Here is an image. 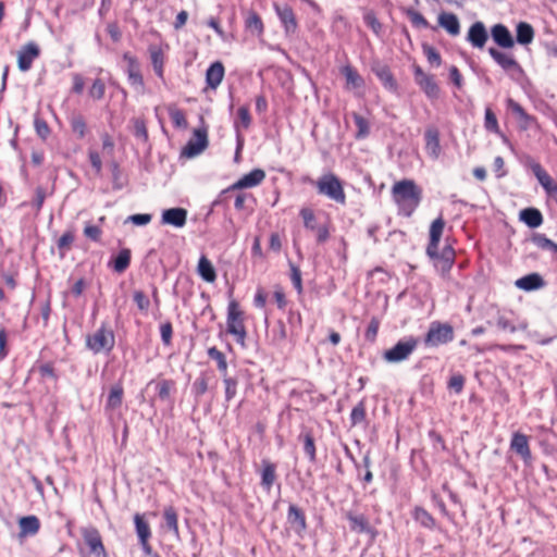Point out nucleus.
I'll use <instances>...</instances> for the list:
<instances>
[{"mask_svg":"<svg viewBox=\"0 0 557 557\" xmlns=\"http://www.w3.org/2000/svg\"><path fill=\"white\" fill-rule=\"evenodd\" d=\"M341 73L344 75L346 79V89L358 90L364 88L366 83L363 77L351 65L347 64L343 66Z\"/></svg>","mask_w":557,"mask_h":557,"instance_id":"nucleus-24","label":"nucleus"},{"mask_svg":"<svg viewBox=\"0 0 557 557\" xmlns=\"http://www.w3.org/2000/svg\"><path fill=\"white\" fill-rule=\"evenodd\" d=\"M534 39V28L527 22H519L516 27V40L518 44L528 46Z\"/></svg>","mask_w":557,"mask_h":557,"instance_id":"nucleus-34","label":"nucleus"},{"mask_svg":"<svg viewBox=\"0 0 557 557\" xmlns=\"http://www.w3.org/2000/svg\"><path fill=\"white\" fill-rule=\"evenodd\" d=\"M69 123L77 138L83 139L86 136L87 123L81 113H72L69 117Z\"/></svg>","mask_w":557,"mask_h":557,"instance_id":"nucleus-38","label":"nucleus"},{"mask_svg":"<svg viewBox=\"0 0 557 557\" xmlns=\"http://www.w3.org/2000/svg\"><path fill=\"white\" fill-rule=\"evenodd\" d=\"M169 115L173 125L177 128H185L187 126V120L182 110L176 108L169 109Z\"/></svg>","mask_w":557,"mask_h":557,"instance_id":"nucleus-59","label":"nucleus"},{"mask_svg":"<svg viewBox=\"0 0 557 557\" xmlns=\"http://www.w3.org/2000/svg\"><path fill=\"white\" fill-rule=\"evenodd\" d=\"M289 267H290L292 283H293L294 287L296 288V290L298 292V294H301L302 293L301 271L297 265H295L292 262L289 263Z\"/></svg>","mask_w":557,"mask_h":557,"instance_id":"nucleus-62","label":"nucleus"},{"mask_svg":"<svg viewBox=\"0 0 557 557\" xmlns=\"http://www.w3.org/2000/svg\"><path fill=\"white\" fill-rule=\"evenodd\" d=\"M225 400L231 401L237 394L238 380L236 377L224 375Z\"/></svg>","mask_w":557,"mask_h":557,"instance_id":"nucleus-55","label":"nucleus"},{"mask_svg":"<svg viewBox=\"0 0 557 557\" xmlns=\"http://www.w3.org/2000/svg\"><path fill=\"white\" fill-rule=\"evenodd\" d=\"M187 222V210L184 208H170L162 211L161 224L171 225L176 228L185 226Z\"/></svg>","mask_w":557,"mask_h":557,"instance_id":"nucleus-13","label":"nucleus"},{"mask_svg":"<svg viewBox=\"0 0 557 557\" xmlns=\"http://www.w3.org/2000/svg\"><path fill=\"white\" fill-rule=\"evenodd\" d=\"M490 55L512 81L519 83L524 78V71L512 52L490 49Z\"/></svg>","mask_w":557,"mask_h":557,"instance_id":"nucleus-5","label":"nucleus"},{"mask_svg":"<svg viewBox=\"0 0 557 557\" xmlns=\"http://www.w3.org/2000/svg\"><path fill=\"white\" fill-rule=\"evenodd\" d=\"M208 356L216 362L218 370L222 374V377H224V375H228L226 357L221 350L216 347H210L208 349Z\"/></svg>","mask_w":557,"mask_h":557,"instance_id":"nucleus-45","label":"nucleus"},{"mask_svg":"<svg viewBox=\"0 0 557 557\" xmlns=\"http://www.w3.org/2000/svg\"><path fill=\"white\" fill-rule=\"evenodd\" d=\"M197 271L201 278L208 283H213L216 280L214 267L206 256L200 257Z\"/></svg>","mask_w":557,"mask_h":557,"instance_id":"nucleus-35","label":"nucleus"},{"mask_svg":"<svg viewBox=\"0 0 557 557\" xmlns=\"http://www.w3.org/2000/svg\"><path fill=\"white\" fill-rule=\"evenodd\" d=\"M392 197L399 214L411 216L421 202L422 189L412 180H403L393 185Z\"/></svg>","mask_w":557,"mask_h":557,"instance_id":"nucleus-1","label":"nucleus"},{"mask_svg":"<svg viewBox=\"0 0 557 557\" xmlns=\"http://www.w3.org/2000/svg\"><path fill=\"white\" fill-rule=\"evenodd\" d=\"M133 299L137 306V308L144 312V313H147L148 310H149V307H150V300L149 298L145 295V293L143 290H135L134 294H133Z\"/></svg>","mask_w":557,"mask_h":557,"instance_id":"nucleus-60","label":"nucleus"},{"mask_svg":"<svg viewBox=\"0 0 557 557\" xmlns=\"http://www.w3.org/2000/svg\"><path fill=\"white\" fill-rule=\"evenodd\" d=\"M115 344V336L111 329L102 324L94 334L86 337V347L94 354L110 352Z\"/></svg>","mask_w":557,"mask_h":557,"instance_id":"nucleus-6","label":"nucleus"},{"mask_svg":"<svg viewBox=\"0 0 557 557\" xmlns=\"http://www.w3.org/2000/svg\"><path fill=\"white\" fill-rule=\"evenodd\" d=\"M123 60L126 62L125 73L129 85L139 94H144L145 83L140 71V64L136 57L129 52L123 54Z\"/></svg>","mask_w":557,"mask_h":557,"instance_id":"nucleus-8","label":"nucleus"},{"mask_svg":"<svg viewBox=\"0 0 557 557\" xmlns=\"http://www.w3.org/2000/svg\"><path fill=\"white\" fill-rule=\"evenodd\" d=\"M430 258L434 260L435 267L440 268L442 272H447L454 263L455 251L451 246L446 245L441 252L437 250V256Z\"/></svg>","mask_w":557,"mask_h":557,"instance_id":"nucleus-28","label":"nucleus"},{"mask_svg":"<svg viewBox=\"0 0 557 557\" xmlns=\"http://www.w3.org/2000/svg\"><path fill=\"white\" fill-rule=\"evenodd\" d=\"M246 28L253 35L261 36L264 26L260 15L256 12H250L245 22Z\"/></svg>","mask_w":557,"mask_h":557,"instance_id":"nucleus-43","label":"nucleus"},{"mask_svg":"<svg viewBox=\"0 0 557 557\" xmlns=\"http://www.w3.org/2000/svg\"><path fill=\"white\" fill-rule=\"evenodd\" d=\"M236 122L238 123V128H240V126H242L243 128L247 129L250 126L251 116H250L248 107L243 106V107L238 108L237 119L234 121V124ZM238 132H240V129H238Z\"/></svg>","mask_w":557,"mask_h":557,"instance_id":"nucleus-58","label":"nucleus"},{"mask_svg":"<svg viewBox=\"0 0 557 557\" xmlns=\"http://www.w3.org/2000/svg\"><path fill=\"white\" fill-rule=\"evenodd\" d=\"M445 227V221L442 216L435 219L430 226V242L426 247L429 257L437 256V247Z\"/></svg>","mask_w":557,"mask_h":557,"instance_id":"nucleus-15","label":"nucleus"},{"mask_svg":"<svg viewBox=\"0 0 557 557\" xmlns=\"http://www.w3.org/2000/svg\"><path fill=\"white\" fill-rule=\"evenodd\" d=\"M419 345V338L406 336L399 339L392 348L383 352V359L388 363H399L409 359Z\"/></svg>","mask_w":557,"mask_h":557,"instance_id":"nucleus-4","label":"nucleus"},{"mask_svg":"<svg viewBox=\"0 0 557 557\" xmlns=\"http://www.w3.org/2000/svg\"><path fill=\"white\" fill-rule=\"evenodd\" d=\"M416 83L424 91L428 98L435 99L438 97L440 89L432 75L428 74L426 76L420 78Z\"/></svg>","mask_w":557,"mask_h":557,"instance_id":"nucleus-39","label":"nucleus"},{"mask_svg":"<svg viewBox=\"0 0 557 557\" xmlns=\"http://www.w3.org/2000/svg\"><path fill=\"white\" fill-rule=\"evenodd\" d=\"M208 146V134L206 129H195L194 136L184 147L182 154L187 158H194L200 154Z\"/></svg>","mask_w":557,"mask_h":557,"instance_id":"nucleus-10","label":"nucleus"},{"mask_svg":"<svg viewBox=\"0 0 557 557\" xmlns=\"http://www.w3.org/2000/svg\"><path fill=\"white\" fill-rule=\"evenodd\" d=\"M299 214L302 218L305 228L311 232L315 231L319 224L313 210L310 208H301Z\"/></svg>","mask_w":557,"mask_h":557,"instance_id":"nucleus-52","label":"nucleus"},{"mask_svg":"<svg viewBox=\"0 0 557 557\" xmlns=\"http://www.w3.org/2000/svg\"><path fill=\"white\" fill-rule=\"evenodd\" d=\"M516 287L524 292H533L545 286V281L539 273H530L518 278L515 283Z\"/></svg>","mask_w":557,"mask_h":557,"instance_id":"nucleus-25","label":"nucleus"},{"mask_svg":"<svg viewBox=\"0 0 557 557\" xmlns=\"http://www.w3.org/2000/svg\"><path fill=\"white\" fill-rule=\"evenodd\" d=\"M209 375L206 372L200 373V375L194 381L191 385V392L196 398L201 397L203 394L208 392L209 384Z\"/></svg>","mask_w":557,"mask_h":557,"instance_id":"nucleus-48","label":"nucleus"},{"mask_svg":"<svg viewBox=\"0 0 557 557\" xmlns=\"http://www.w3.org/2000/svg\"><path fill=\"white\" fill-rule=\"evenodd\" d=\"M34 127L37 136L42 140H46L51 133L48 123L38 115H36L34 119Z\"/></svg>","mask_w":557,"mask_h":557,"instance_id":"nucleus-56","label":"nucleus"},{"mask_svg":"<svg viewBox=\"0 0 557 557\" xmlns=\"http://www.w3.org/2000/svg\"><path fill=\"white\" fill-rule=\"evenodd\" d=\"M345 517L349 522L350 531L359 534H370L372 539L376 535V531L371 527L369 519L363 513L347 511Z\"/></svg>","mask_w":557,"mask_h":557,"instance_id":"nucleus-11","label":"nucleus"},{"mask_svg":"<svg viewBox=\"0 0 557 557\" xmlns=\"http://www.w3.org/2000/svg\"><path fill=\"white\" fill-rule=\"evenodd\" d=\"M438 24L449 35L457 36L460 33V24L458 17L453 13L443 12L438 15Z\"/></svg>","mask_w":557,"mask_h":557,"instance_id":"nucleus-30","label":"nucleus"},{"mask_svg":"<svg viewBox=\"0 0 557 557\" xmlns=\"http://www.w3.org/2000/svg\"><path fill=\"white\" fill-rule=\"evenodd\" d=\"M82 536L85 544L88 546L90 554L97 557H107L101 535L95 527L83 528Z\"/></svg>","mask_w":557,"mask_h":557,"instance_id":"nucleus-9","label":"nucleus"},{"mask_svg":"<svg viewBox=\"0 0 557 557\" xmlns=\"http://www.w3.org/2000/svg\"><path fill=\"white\" fill-rule=\"evenodd\" d=\"M134 523L138 540H149L151 536L150 527L140 513L134 516Z\"/></svg>","mask_w":557,"mask_h":557,"instance_id":"nucleus-47","label":"nucleus"},{"mask_svg":"<svg viewBox=\"0 0 557 557\" xmlns=\"http://www.w3.org/2000/svg\"><path fill=\"white\" fill-rule=\"evenodd\" d=\"M467 40L474 48L482 49L487 41V30L482 22H475L468 30Z\"/></svg>","mask_w":557,"mask_h":557,"instance_id":"nucleus-23","label":"nucleus"},{"mask_svg":"<svg viewBox=\"0 0 557 557\" xmlns=\"http://www.w3.org/2000/svg\"><path fill=\"white\" fill-rule=\"evenodd\" d=\"M531 170L545 193L557 201V184L554 183L548 173L537 162L531 164Z\"/></svg>","mask_w":557,"mask_h":557,"instance_id":"nucleus-12","label":"nucleus"},{"mask_svg":"<svg viewBox=\"0 0 557 557\" xmlns=\"http://www.w3.org/2000/svg\"><path fill=\"white\" fill-rule=\"evenodd\" d=\"M422 50H423V53L430 64L435 65V66L441 65V62H442L441 54L434 47H432L429 44H423Z\"/></svg>","mask_w":557,"mask_h":557,"instance_id":"nucleus-57","label":"nucleus"},{"mask_svg":"<svg viewBox=\"0 0 557 557\" xmlns=\"http://www.w3.org/2000/svg\"><path fill=\"white\" fill-rule=\"evenodd\" d=\"M496 325L500 331L509 332V333H513L517 330H525L527 329V323L520 322V323L516 324L515 319L512 317H506V315H500L497 319Z\"/></svg>","mask_w":557,"mask_h":557,"instance_id":"nucleus-42","label":"nucleus"},{"mask_svg":"<svg viewBox=\"0 0 557 557\" xmlns=\"http://www.w3.org/2000/svg\"><path fill=\"white\" fill-rule=\"evenodd\" d=\"M424 140H425V151L428 156L432 159H437L441 154V145H440V132L435 126L426 127L424 132Z\"/></svg>","mask_w":557,"mask_h":557,"instance_id":"nucleus-19","label":"nucleus"},{"mask_svg":"<svg viewBox=\"0 0 557 557\" xmlns=\"http://www.w3.org/2000/svg\"><path fill=\"white\" fill-rule=\"evenodd\" d=\"M148 50H149L151 64H152L156 75L160 78H163L164 53H163L162 48L157 45H150Z\"/></svg>","mask_w":557,"mask_h":557,"instance_id":"nucleus-31","label":"nucleus"},{"mask_svg":"<svg viewBox=\"0 0 557 557\" xmlns=\"http://www.w3.org/2000/svg\"><path fill=\"white\" fill-rule=\"evenodd\" d=\"M276 467L269 460H262L261 486L270 492L276 480Z\"/></svg>","mask_w":557,"mask_h":557,"instance_id":"nucleus-29","label":"nucleus"},{"mask_svg":"<svg viewBox=\"0 0 557 557\" xmlns=\"http://www.w3.org/2000/svg\"><path fill=\"white\" fill-rule=\"evenodd\" d=\"M299 440L304 443V451L311 462L317 460V450L313 435L310 431H302L299 435Z\"/></svg>","mask_w":557,"mask_h":557,"instance_id":"nucleus-40","label":"nucleus"},{"mask_svg":"<svg viewBox=\"0 0 557 557\" xmlns=\"http://www.w3.org/2000/svg\"><path fill=\"white\" fill-rule=\"evenodd\" d=\"M511 449L517 453L523 460L531 459V450L529 447V438L522 433H513L510 442Z\"/></svg>","mask_w":557,"mask_h":557,"instance_id":"nucleus-26","label":"nucleus"},{"mask_svg":"<svg viewBox=\"0 0 557 557\" xmlns=\"http://www.w3.org/2000/svg\"><path fill=\"white\" fill-rule=\"evenodd\" d=\"M491 36L494 42L505 49L509 50L515 47V39L509 29L503 24H496L491 28Z\"/></svg>","mask_w":557,"mask_h":557,"instance_id":"nucleus-16","label":"nucleus"},{"mask_svg":"<svg viewBox=\"0 0 557 557\" xmlns=\"http://www.w3.org/2000/svg\"><path fill=\"white\" fill-rule=\"evenodd\" d=\"M317 190L320 195L327 197L339 205L346 203V194L341 180L333 173L322 175L315 182Z\"/></svg>","mask_w":557,"mask_h":557,"instance_id":"nucleus-2","label":"nucleus"},{"mask_svg":"<svg viewBox=\"0 0 557 557\" xmlns=\"http://www.w3.org/2000/svg\"><path fill=\"white\" fill-rule=\"evenodd\" d=\"M465 377L461 374H454L450 376L447 387L449 391L460 394L463 389Z\"/></svg>","mask_w":557,"mask_h":557,"instance_id":"nucleus-63","label":"nucleus"},{"mask_svg":"<svg viewBox=\"0 0 557 557\" xmlns=\"http://www.w3.org/2000/svg\"><path fill=\"white\" fill-rule=\"evenodd\" d=\"M275 12L287 35L294 34L297 29V21L293 9L288 4H275Z\"/></svg>","mask_w":557,"mask_h":557,"instance_id":"nucleus-18","label":"nucleus"},{"mask_svg":"<svg viewBox=\"0 0 557 557\" xmlns=\"http://www.w3.org/2000/svg\"><path fill=\"white\" fill-rule=\"evenodd\" d=\"M507 108L513 114L522 129H529L535 124V119L529 115L524 109L515 100H507Z\"/></svg>","mask_w":557,"mask_h":557,"instance_id":"nucleus-21","label":"nucleus"},{"mask_svg":"<svg viewBox=\"0 0 557 557\" xmlns=\"http://www.w3.org/2000/svg\"><path fill=\"white\" fill-rule=\"evenodd\" d=\"M265 178V172L262 169H253L243 175L238 181L231 185V189H246L260 185Z\"/></svg>","mask_w":557,"mask_h":557,"instance_id":"nucleus-14","label":"nucleus"},{"mask_svg":"<svg viewBox=\"0 0 557 557\" xmlns=\"http://www.w3.org/2000/svg\"><path fill=\"white\" fill-rule=\"evenodd\" d=\"M367 412H366V405L361 400L359 401L351 410L350 413V422L351 425H358L366 421Z\"/></svg>","mask_w":557,"mask_h":557,"instance_id":"nucleus-53","label":"nucleus"},{"mask_svg":"<svg viewBox=\"0 0 557 557\" xmlns=\"http://www.w3.org/2000/svg\"><path fill=\"white\" fill-rule=\"evenodd\" d=\"M454 339V329L448 323L434 321L430 324L429 330L423 338L426 347H437L447 344Z\"/></svg>","mask_w":557,"mask_h":557,"instance_id":"nucleus-7","label":"nucleus"},{"mask_svg":"<svg viewBox=\"0 0 557 557\" xmlns=\"http://www.w3.org/2000/svg\"><path fill=\"white\" fill-rule=\"evenodd\" d=\"M106 92V85L102 79L97 78L94 81L90 89H89V96L95 100H100L103 98Z\"/></svg>","mask_w":557,"mask_h":557,"instance_id":"nucleus-61","label":"nucleus"},{"mask_svg":"<svg viewBox=\"0 0 557 557\" xmlns=\"http://www.w3.org/2000/svg\"><path fill=\"white\" fill-rule=\"evenodd\" d=\"M74 238L75 237L73 231H66L57 242L58 249L63 251L69 250L74 242Z\"/></svg>","mask_w":557,"mask_h":557,"instance_id":"nucleus-64","label":"nucleus"},{"mask_svg":"<svg viewBox=\"0 0 557 557\" xmlns=\"http://www.w3.org/2000/svg\"><path fill=\"white\" fill-rule=\"evenodd\" d=\"M225 75V69L221 61L210 64L206 71V84L208 88L215 90L222 83Z\"/></svg>","mask_w":557,"mask_h":557,"instance_id":"nucleus-22","label":"nucleus"},{"mask_svg":"<svg viewBox=\"0 0 557 557\" xmlns=\"http://www.w3.org/2000/svg\"><path fill=\"white\" fill-rule=\"evenodd\" d=\"M406 16L409 18L413 27L417 28H429L430 24L428 20L418 11L412 8L406 10Z\"/></svg>","mask_w":557,"mask_h":557,"instance_id":"nucleus-51","label":"nucleus"},{"mask_svg":"<svg viewBox=\"0 0 557 557\" xmlns=\"http://www.w3.org/2000/svg\"><path fill=\"white\" fill-rule=\"evenodd\" d=\"M20 536L35 535L40 529V521L36 516L22 517L18 521Z\"/></svg>","mask_w":557,"mask_h":557,"instance_id":"nucleus-33","label":"nucleus"},{"mask_svg":"<svg viewBox=\"0 0 557 557\" xmlns=\"http://www.w3.org/2000/svg\"><path fill=\"white\" fill-rule=\"evenodd\" d=\"M519 219L530 228H536L543 223V215L539 209L527 208L520 211Z\"/></svg>","mask_w":557,"mask_h":557,"instance_id":"nucleus-32","label":"nucleus"},{"mask_svg":"<svg viewBox=\"0 0 557 557\" xmlns=\"http://www.w3.org/2000/svg\"><path fill=\"white\" fill-rule=\"evenodd\" d=\"M39 47L35 42H28L22 47L18 52L17 64L22 72H26L32 67L34 60L39 55Z\"/></svg>","mask_w":557,"mask_h":557,"instance_id":"nucleus-17","label":"nucleus"},{"mask_svg":"<svg viewBox=\"0 0 557 557\" xmlns=\"http://www.w3.org/2000/svg\"><path fill=\"white\" fill-rule=\"evenodd\" d=\"M175 389V382L172 380H161L157 384L158 397L161 400H169L172 392Z\"/></svg>","mask_w":557,"mask_h":557,"instance_id":"nucleus-49","label":"nucleus"},{"mask_svg":"<svg viewBox=\"0 0 557 557\" xmlns=\"http://www.w3.org/2000/svg\"><path fill=\"white\" fill-rule=\"evenodd\" d=\"M287 337L286 326L282 320H278L272 326L269 339L273 346L280 347L283 345Z\"/></svg>","mask_w":557,"mask_h":557,"instance_id":"nucleus-37","label":"nucleus"},{"mask_svg":"<svg viewBox=\"0 0 557 557\" xmlns=\"http://www.w3.org/2000/svg\"><path fill=\"white\" fill-rule=\"evenodd\" d=\"M226 326L227 333L235 336L236 342L244 347L247 337L244 324V312L239 309L238 302L234 299L230 301L227 307Z\"/></svg>","mask_w":557,"mask_h":557,"instance_id":"nucleus-3","label":"nucleus"},{"mask_svg":"<svg viewBox=\"0 0 557 557\" xmlns=\"http://www.w3.org/2000/svg\"><path fill=\"white\" fill-rule=\"evenodd\" d=\"M129 263L131 250L127 248H123L113 259V270L117 273H123L129 267Z\"/></svg>","mask_w":557,"mask_h":557,"instance_id":"nucleus-44","label":"nucleus"},{"mask_svg":"<svg viewBox=\"0 0 557 557\" xmlns=\"http://www.w3.org/2000/svg\"><path fill=\"white\" fill-rule=\"evenodd\" d=\"M372 72L375 74V76L381 81L384 88L387 90L395 92L397 91L398 84L391 71V69L381 63H374L372 65Z\"/></svg>","mask_w":557,"mask_h":557,"instance_id":"nucleus-20","label":"nucleus"},{"mask_svg":"<svg viewBox=\"0 0 557 557\" xmlns=\"http://www.w3.org/2000/svg\"><path fill=\"white\" fill-rule=\"evenodd\" d=\"M164 527L171 531L176 539L180 537L178 516L174 507L169 506L163 510Z\"/></svg>","mask_w":557,"mask_h":557,"instance_id":"nucleus-36","label":"nucleus"},{"mask_svg":"<svg viewBox=\"0 0 557 557\" xmlns=\"http://www.w3.org/2000/svg\"><path fill=\"white\" fill-rule=\"evenodd\" d=\"M413 519L426 529L435 528L434 518L422 507H416L413 510Z\"/></svg>","mask_w":557,"mask_h":557,"instance_id":"nucleus-46","label":"nucleus"},{"mask_svg":"<svg viewBox=\"0 0 557 557\" xmlns=\"http://www.w3.org/2000/svg\"><path fill=\"white\" fill-rule=\"evenodd\" d=\"M287 521L297 533H301L307 529L306 516L304 511L294 504L289 505L288 507Z\"/></svg>","mask_w":557,"mask_h":557,"instance_id":"nucleus-27","label":"nucleus"},{"mask_svg":"<svg viewBox=\"0 0 557 557\" xmlns=\"http://www.w3.org/2000/svg\"><path fill=\"white\" fill-rule=\"evenodd\" d=\"M352 119H354V122H355V125L357 126V134H356V138L357 139H363L366 138L369 133H370V127H369V123L367 121V119H364L362 115L354 112L352 113Z\"/></svg>","mask_w":557,"mask_h":557,"instance_id":"nucleus-50","label":"nucleus"},{"mask_svg":"<svg viewBox=\"0 0 557 557\" xmlns=\"http://www.w3.org/2000/svg\"><path fill=\"white\" fill-rule=\"evenodd\" d=\"M123 394L124 391L121 384L113 385L109 392L106 408L111 410L119 408L122 405Z\"/></svg>","mask_w":557,"mask_h":557,"instance_id":"nucleus-41","label":"nucleus"},{"mask_svg":"<svg viewBox=\"0 0 557 557\" xmlns=\"http://www.w3.org/2000/svg\"><path fill=\"white\" fill-rule=\"evenodd\" d=\"M533 244L541 249L550 250L557 253V244L547 238L545 235L536 234L532 237Z\"/></svg>","mask_w":557,"mask_h":557,"instance_id":"nucleus-54","label":"nucleus"}]
</instances>
